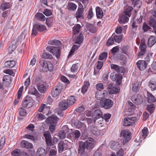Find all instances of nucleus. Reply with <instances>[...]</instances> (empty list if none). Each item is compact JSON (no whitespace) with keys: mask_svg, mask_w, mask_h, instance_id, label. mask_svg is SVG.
I'll return each mask as SVG.
<instances>
[{"mask_svg":"<svg viewBox=\"0 0 156 156\" xmlns=\"http://www.w3.org/2000/svg\"><path fill=\"white\" fill-rule=\"evenodd\" d=\"M94 139L90 137L85 142H80L78 148V153L80 154V156H87V153L94 147Z\"/></svg>","mask_w":156,"mask_h":156,"instance_id":"obj_1","label":"nucleus"},{"mask_svg":"<svg viewBox=\"0 0 156 156\" xmlns=\"http://www.w3.org/2000/svg\"><path fill=\"white\" fill-rule=\"evenodd\" d=\"M113 104V102L112 100L105 98L101 99L99 102L100 107L105 109H108L111 108Z\"/></svg>","mask_w":156,"mask_h":156,"instance_id":"obj_2","label":"nucleus"},{"mask_svg":"<svg viewBox=\"0 0 156 156\" xmlns=\"http://www.w3.org/2000/svg\"><path fill=\"white\" fill-rule=\"evenodd\" d=\"M48 52L51 53L57 58H60L61 55V50L58 47L48 46L46 48Z\"/></svg>","mask_w":156,"mask_h":156,"instance_id":"obj_3","label":"nucleus"},{"mask_svg":"<svg viewBox=\"0 0 156 156\" xmlns=\"http://www.w3.org/2000/svg\"><path fill=\"white\" fill-rule=\"evenodd\" d=\"M46 29V27L42 24H36L33 25L32 30V36L33 35H36L37 32H42Z\"/></svg>","mask_w":156,"mask_h":156,"instance_id":"obj_4","label":"nucleus"},{"mask_svg":"<svg viewBox=\"0 0 156 156\" xmlns=\"http://www.w3.org/2000/svg\"><path fill=\"white\" fill-rule=\"evenodd\" d=\"M64 88V86L61 83L58 84L53 88L51 91V95L54 98L58 96Z\"/></svg>","mask_w":156,"mask_h":156,"instance_id":"obj_5","label":"nucleus"},{"mask_svg":"<svg viewBox=\"0 0 156 156\" xmlns=\"http://www.w3.org/2000/svg\"><path fill=\"white\" fill-rule=\"evenodd\" d=\"M39 62L43 67L44 71H52L53 70V64L50 62L45 61L43 59L41 60Z\"/></svg>","mask_w":156,"mask_h":156,"instance_id":"obj_6","label":"nucleus"},{"mask_svg":"<svg viewBox=\"0 0 156 156\" xmlns=\"http://www.w3.org/2000/svg\"><path fill=\"white\" fill-rule=\"evenodd\" d=\"M130 133L127 130H125L121 131L120 136L123 137V144H125L130 140Z\"/></svg>","mask_w":156,"mask_h":156,"instance_id":"obj_7","label":"nucleus"},{"mask_svg":"<svg viewBox=\"0 0 156 156\" xmlns=\"http://www.w3.org/2000/svg\"><path fill=\"white\" fill-rule=\"evenodd\" d=\"M136 120V118L134 116L125 118L124 119L123 125L124 126H128L132 125Z\"/></svg>","mask_w":156,"mask_h":156,"instance_id":"obj_8","label":"nucleus"},{"mask_svg":"<svg viewBox=\"0 0 156 156\" xmlns=\"http://www.w3.org/2000/svg\"><path fill=\"white\" fill-rule=\"evenodd\" d=\"M149 62V60H141L138 61L136 63V64L138 68L140 70H143L146 69L147 67V65Z\"/></svg>","mask_w":156,"mask_h":156,"instance_id":"obj_9","label":"nucleus"},{"mask_svg":"<svg viewBox=\"0 0 156 156\" xmlns=\"http://www.w3.org/2000/svg\"><path fill=\"white\" fill-rule=\"evenodd\" d=\"M33 102L32 98L29 96H27L24 98L22 103L24 107L29 108L31 107Z\"/></svg>","mask_w":156,"mask_h":156,"instance_id":"obj_10","label":"nucleus"},{"mask_svg":"<svg viewBox=\"0 0 156 156\" xmlns=\"http://www.w3.org/2000/svg\"><path fill=\"white\" fill-rule=\"evenodd\" d=\"M101 118L103 119L102 113L101 111L99 109L96 110L94 112L92 116L93 121L95 123L97 119Z\"/></svg>","mask_w":156,"mask_h":156,"instance_id":"obj_11","label":"nucleus"},{"mask_svg":"<svg viewBox=\"0 0 156 156\" xmlns=\"http://www.w3.org/2000/svg\"><path fill=\"white\" fill-rule=\"evenodd\" d=\"M19 39L20 37H19L18 40L16 41L14 40L11 42L10 45L9 47V53L12 54V52L15 51L18 45L20 43V42L19 41Z\"/></svg>","mask_w":156,"mask_h":156,"instance_id":"obj_12","label":"nucleus"},{"mask_svg":"<svg viewBox=\"0 0 156 156\" xmlns=\"http://www.w3.org/2000/svg\"><path fill=\"white\" fill-rule=\"evenodd\" d=\"M50 107L47 106L46 104H42L40 105L38 111L40 112H43V113H46V115L49 114L50 111Z\"/></svg>","mask_w":156,"mask_h":156,"instance_id":"obj_13","label":"nucleus"},{"mask_svg":"<svg viewBox=\"0 0 156 156\" xmlns=\"http://www.w3.org/2000/svg\"><path fill=\"white\" fill-rule=\"evenodd\" d=\"M132 100L134 103L137 105L141 104L143 101L142 97L140 95H134L132 97Z\"/></svg>","mask_w":156,"mask_h":156,"instance_id":"obj_14","label":"nucleus"},{"mask_svg":"<svg viewBox=\"0 0 156 156\" xmlns=\"http://www.w3.org/2000/svg\"><path fill=\"white\" fill-rule=\"evenodd\" d=\"M58 118L56 116L53 115L51 117H49L46 119V122L49 124H56Z\"/></svg>","mask_w":156,"mask_h":156,"instance_id":"obj_15","label":"nucleus"},{"mask_svg":"<svg viewBox=\"0 0 156 156\" xmlns=\"http://www.w3.org/2000/svg\"><path fill=\"white\" fill-rule=\"evenodd\" d=\"M48 86L44 83L43 84L38 83L37 85L39 91L41 93H44L46 92Z\"/></svg>","mask_w":156,"mask_h":156,"instance_id":"obj_16","label":"nucleus"},{"mask_svg":"<svg viewBox=\"0 0 156 156\" xmlns=\"http://www.w3.org/2000/svg\"><path fill=\"white\" fill-rule=\"evenodd\" d=\"M111 68L114 69L117 73L121 72L124 73L125 71V68L123 67H120L119 66L115 65L112 64L111 65Z\"/></svg>","mask_w":156,"mask_h":156,"instance_id":"obj_17","label":"nucleus"},{"mask_svg":"<svg viewBox=\"0 0 156 156\" xmlns=\"http://www.w3.org/2000/svg\"><path fill=\"white\" fill-rule=\"evenodd\" d=\"M129 20L127 15L124 13L119 16V21L120 23L124 24L127 22Z\"/></svg>","mask_w":156,"mask_h":156,"instance_id":"obj_18","label":"nucleus"},{"mask_svg":"<svg viewBox=\"0 0 156 156\" xmlns=\"http://www.w3.org/2000/svg\"><path fill=\"white\" fill-rule=\"evenodd\" d=\"M90 130L91 133L95 136H99V135H103V133H101L100 130L98 129L97 127L93 126L90 127Z\"/></svg>","mask_w":156,"mask_h":156,"instance_id":"obj_19","label":"nucleus"},{"mask_svg":"<svg viewBox=\"0 0 156 156\" xmlns=\"http://www.w3.org/2000/svg\"><path fill=\"white\" fill-rule=\"evenodd\" d=\"M20 146L22 147L27 149H31L33 147V145L32 144L24 140H22L21 141Z\"/></svg>","mask_w":156,"mask_h":156,"instance_id":"obj_20","label":"nucleus"},{"mask_svg":"<svg viewBox=\"0 0 156 156\" xmlns=\"http://www.w3.org/2000/svg\"><path fill=\"white\" fill-rule=\"evenodd\" d=\"M67 144L63 141H61L58 145L59 153H62L64 149L67 147Z\"/></svg>","mask_w":156,"mask_h":156,"instance_id":"obj_21","label":"nucleus"},{"mask_svg":"<svg viewBox=\"0 0 156 156\" xmlns=\"http://www.w3.org/2000/svg\"><path fill=\"white\" fill-rule=\"evenodd\" d=\"M84 9H82L80 8L77 9L76 12L75 16L77 19H83L84 16Z\"/></svg>","mask_w":156,"mask_h":156,"instance_id":"obj_22","label":"nucleus"},{"mask_svg":"<svg viewBox=\"0 0 156 156\" xmlns=\"http://www.w3.org/2000/svg\"><path fill=\"white\" fill-rule=\"evenodd\" d=\"M141 84V82L140 81H137L133 83L132 87L133 91L136 93L137 92L140 90Z\"/></svg>","mask_w":156,"mask_h":156,"instance_id":"obj_23","label":"nucleus"},{"mask_svg":"<svg viewBox=\"0 0 156 156\" xmlns=\"http://www.w3.org/2000/svg\"><path fill=\"white\" fill-rule=\"evenodd\" d=\"M156 43V37L154 36H151L149 38L147 45L149 47H151Z\"/></svg>","mask_w":156,"mask_h":156,"instance_id":"obj_24","label":"nucleus"},{"mask_svg":"<svg viewBox=\"0 0 156 156\" xmlns=\"http://www.w3.org/2000/svg\"><path fill=\"white\" fill-rule=\"evenodd\" d=\"M84 85L81 89V92L83 94H84L87 91L90 83L89 81H86L84 82Z\"/></svg>","mask_w":156,"mask_h":156,"instance_id":"obj_25","label":"nucleus"},{"mask_svg":"<svg viewBox=\"0 0 156 156\" xmlns=\"http://www.w3.org/2000/svg\"><path fill=\"white\" fill-rule=\"evenodd\" d=\"M105 93L102 90H98L95 93V98L98 100H100L102 99V98L105 96Z\"/></svg>","mask_w":156,"mask_h":156,"instance_id":"obj_26","label":"nucleus"},{"mask_svg":"<svg viewBox=\"0 0 156 156\" xmlns=\"http://www.w3.org/2000/svg\"><path fill=\"white\" fill-rule=\"evenodd\" d=\"M59 106L60 109L63 110H65L68 107V104L65 100L62 101L59 104Z\"/></svg>","mask_w":156,"mask_h":156,"instance_id":"obj_27","label":"nucleus"},{"mask_svg":"<svg viewBox=\"0 0 156 156\" xmlns=\"http://www.w3.org/2000/svg\"><path fill=\"white\" fill-rule=\"evenodd\" d=\"M46 153V152L44 149L40 147L37 150L36 154L37 156H45Z\"/></svg>","mask_w":156,"mask_h":156,"instance_id":"obj_28","label":"nucleus"},{"mask_svg":"<svg viewBox=\"0 0 156 156\" xmlns=\"http://www.w3.org/2000/svg\"><path fill=\"white\" fill-rule=\"evenodd\" d=\"M147 93L148 102L150 103H152L154 102H155V97L149 91H147Z\"/></svg>","mask_w":156,"mask_h":156,"instance_id":"obj_29","label":"nucleus"},{"mask_svg":"<svg viewBox=\"0 0 156 156\" xmlns=\"http://www.w3.org/2000/svg\"><path fill=\"white\" fill-rule=\"evenodd\" d=\"M96 16L98 18H101L103 16V14L102 9L99 7L96 8Z\"/></svg>","mask_w":156,"mask_h":156,"instance_id":"obj_30","label":"nucleus"},{"mask_svg":"<svg viewBox=\"0 0 156 156\" xmlns=\"http://www.w3.org/2000/svg\"><path fill=\"white\" fill-rule=\"evenodd\" d=\"M10 5L9 3H2L0 5V9L3 11L10 8Z\"/></svg>","mask_w":156,"mask_h":156,"instance_id":"obj_31","label":"nucleus"},{"mask_svg":"<svg viewBox=\"0 0 156 156\" xmlns=\"http://www.w3.org/2000/svg\"><path fill=\"white\" fill-rule=\"evenodd\" d=\"M16 64L15 61L14 60L11 61H7L5 63V66L9 68H12L14 67Z\"/></svg>","mask_w":156,"mask_h":156,"instance_id":"obj_32","label":"nucleus"},{"mask_svg":"<svg viewBox=\"0 0 156 156\" xmlns=\"http://www.w3.org/2000/svg\"><path fill=\"white\" fill-rule=\"evenodd\" d=\"M81 26L79 24H77L75 25L73 28V33L74 35L77 34L80 32V30Z\"/></svg>","mask_w":156,"mask_h":156,"instance_id":"obj_33","label":"nucleus"},{"mask_svg":"<svg viewBox=\"0 0 156 156\" xmlns=\"http://www.w3.org/2000/svg\"><path fill=\"white\" fill-rule=\"evenodd\" d=\"M67 7L68 10L74 11L76 9L77 6L73 3L69 2L68 3Z\"/></svg>","mask_w":156,"mask_h":156,"instance_id":"obj_34","label":"nucleus"},{"mask_svg":"<svg viewBox=\"0 0 156 156\" xmlns=\"http://www.w3.org/2000/svg\"><path fill=\"white\" fill-rule=\"evenodd\" d=\"M114 41L116 43H119L121 41L122 38V35H117L112 34V35Z\"/></svg>","mask_w":156,"mask_h":156,"instance_id":"obj_35","label":"nucleus"},{"mask_svg":"<svg viewBox=\"0 0 156 156\" xmlns=\"http://www.w3.org/2000/svg\"><path fill=\"white\" fill-rule=\"evenodd\" d=\"M75 43L80 44L83 42V34H81L75 38Z\"/></svg>","mask_w":156,"mask_h":156,"instance_id":"obj_36","label":"nucleus"},{"mask_svg":"<svg viewBox=\"0 0 156 156\" xmlns=\"http://www.w3.org/2000/svg\"><path fill=\"white\" fill-rule=\"evenodd\" d=\"M37 19L40 21H44L46 18L44 15L41 13H37L35 15Z\"/></svg>","mask_w":156,"mask_h":156,"instance_id":"obj_37","label":"nucleus"},{"mask_svg":"<svg viewBox=\"0 0 156 156\" xmlns=\"http://www.w3.org/2000/svg\"><path fill=\"white\" fill-rule=\"evenodd\" d=\"M48 44H49L58 46L61 44V42L59 40H53L49 41Z\"/></svg>","mask_w":156,"mask_h":156,"instance_id":"obj_38","label":"nucleus"},{"mask_svg":"<svg viewBox=\"0 0 156 156\" xmlns=\"http://www.w3.org/2000/svg\"><path fill=\"white\" fill-rule=\"evenodd\" d=\"M67 103L69 105L74 104L76 101L75 97L73 96L69 97L67 99Z\"/></svg>","mask_w":156,"mask_h":156,"instance_id":"obj_39","label":"nucleus"},{"mask_svg":"<svg viewBox=\"0 0 156 156\" xmlns=\"http://www.w3.org/2000/svg\"><path fill=\"white\" fill-rule=\"evenodd\" d=\"M111 147L112 149H115V148H119L120 147V146L118 143H115L114 141H111L110 143Z\"/></svg>","mask_w":156,"mask_h":156,"instance_id":"obj_40","label":"nucleus"},{"mask_svg":"<svg viewBox=\"0 0 156 156\" xmlns=\"http://www.w3.org/2000/svg\"><path fill=\"white\" fill-rule=\"evenodd\" d=\"M20 153L21 151L20 149H16L12 151L11 154L12 156H19Z\"/></svg>","mask_w":156,"mask_h":156,"instance_id":"obj_41","label":"nucleus"},{"mask_svg":"<svg viewBox=\"0 0 156 156\" xmlns=\"http://www.w3.org/2000/svg\"><path fill=\"white\" fill-rule=\"evenodd\" d=\"M42 58H52V56L48 52L44 53L41 55Z\"/></svg>","mask_w":156,"mask_h":156,"instance_id":"obj_42","label":"nucleus"},{"mask_svg":"<svg viewBox=\"0 0 156 156\" xmlns=\"http://www.w3.org/2000/svg\"><path fill=\"white\" fill-rule=\"evenodd\" d=\"M27 129L29 130V132L31 134H32L34 131V126L33 124H29L27 127Z\"/></svg>","mask_w":156,"mask_h":156,"instance_id":"obj_43","label":"nucleus"},{"mask_svg":"<svg viewBox=\"0 0 156 156\" xmlns=\"http://www.w3.org/2000/svg\"><path fill=\"white\" fill-rule=\"evenodd\" d=\"M148 86L151 90L153 91L156 90V83L151 81H150L149 83Z\"/></svg>","mask_w":156,"mask_h":156,"instance_id":"obj_44","label":"nucleus"},{"mask_svg":"<svg viewBox=\"0 0 156 156\" xmlns=\"http://www.w3.org/2000/svg\"><path fill=\"white\" fill-rule=\"evenodd\" d=\"M73 133L74 136V138L75 140H77L80 136L81 133L78 130L75 131Z\"/></svg>","mask_w":156,"mask_h":156,"instance_id":"obj_45","label":"nucleus"},{"mask_svg":"<svg viewBox=\"0 0 156 156\" xmlns=\"http://www.w3.org/2000/svg\"><path fill=\"white\" fill-rule=\"evenodd\" d=\"M154 109V106L153 104H152L150 105H148L147 107V110L151 114L153 112Z\"/></svg>","mask_w":156,"mask_h":156,"instance_id":"obj_46","label":"nucleus"},{"mask_svg":"<svg viewBox=\"0 0 156 156\" xmlns=\"http://www.w3.org/2000/svg\"><path fill=\"white\" fill-rule=\"evenodd\" d=\"M133 9L132 6H129L124 13L126 14L128 16L130 17L131 15V11Z\"/></svg>","mask_w":156,"mask_h":156,"instance_id":"obj_47","label":"nucleus"},{"mask_svg":"<svg viewBox=\"0 0 156 156\" xmlns=\"http://www.w3.org/2000/svg\"><path fill=\"white\" fill-rule=\"evenodd\" d=\"M19 111L20 115L23 116L26 115V111L22 107H21L19 109Z\"/></svg>","mask_w":156,"mask_h":156,"instance_id":"obj_48","label":"nucleus"},{"mask_svg":"<svg viewBox=\"0 0 156 156\" xmlns=\"http://www.w3.org/2000/svg\"><path fill=\"white\" fill-rule=\"evenodd\" d=\"M30 92L32 94L35 96H37L38 95V92L35 87H31V89L30 90Z\"/></svg>","mask_w":156,"mask_h":156,"instance_id":"obj_49","label":"nucleus"},{"mask_svg":"<svg viewBox=\"0 0 156 156\" xmlns=\"http://www.w3.org/2000/svg\"><path fill=\"white\" fill-rule=\"evenodd\" d=\"M127 106L128 107L129 109H129V112H131L132 110H133L135 108V105L130 101L128 102Z\"/></svg>","mask_w":156,"mask_h":156,"instance_id":"obj_50","label":"nucleus"},{"mask_svg":"<svg viewBox=\"0 0 156 156\" xmlns=\"http://www.w3.org/2000/svg\"><path fill=\"white\" fill-rule=\"evenodd\" d=\"M111 115V114L108 113L104 114L103 116L102 120H103V119H104L107 122H108L109 119L110 118Z\"/></svg>","mask_w":156,"mask_h":156,"instance_id":"obj_51","label":"nucleus"},{"mask_svg":"<svg viewBox=\"0 0 156 156\" xmlns=\"http://www.w3.org/2000/svg\"><path fill=\"white\" fill-rule=\"evenodd\" d=\"M119 90L118 88L114 87L111 90H109V94H112L118 93Z\"/></svg>","mask_w":156,"mask_h":156,"instance_id":"obj_52","label":"nucleus"},{"mask_svg":"<svg viewBox=\"0 0 156 156\" xmlns=\"http://www.w3.org/2000/svg\"><path fill=\"white\" fill-rule=\"evenodd\" d=\"M66 135V133L63 130H61L59 131L58 133V136L62 139H64Z\"/></svg>","mask_w":156,"mask_h":156,"instance_id":"obj_53","label":"nucleus"},{"mask_svg":"<svg viewBox=\"0 0 156 156\" xmlns=\"http://www.w3.org/2000/svg\"><path fill=\"white\" fill-rule=\"evenodd\" d=\"M114 42L113 37L112 36L111 37H110L107 41L106 45L108 46H110L113 44L114 43Z\"/></svg>","mask_w":156,"mask_h":156,"instance_id":"obj_54","label":"nucleus"},{"mask_svg":"<svg viewBox=\"0 0 156 156\" xmlns=\"http://www.w3.org/2000/svg\"><path fill=\"white\" fill-rule=\"evenodd\" d=\"M89 31L92 33H95L96 32L97 29L96 27L93 25H90L88 29Z\"/></svg>","mask_w":156,"mask_h":156,"instance_id":"obj_55","label":"nucleus"},{"mask_svg":"<svg viewBox=\"0 0 156 156\" xmlns=\"http://www.w3.org/2000/svg\"><path fill=\"white\" fill-rule=\"evenodd\" d=\"M142 4V2L140 0H137L135 2V3H133L132 5H133L134 7L136 6L138 8H140Z\"/></svg>","mask_w":156,"mask_h":156,"instance_id":"obj_56","label":"nucleus"},{"mask_svg":"<svg viewBox=\"0 0 156 156\" xmlns=\"http://www.w3.org/2000/svg\"><path fill=\"white\" fill-rule=\"evenodd\" d=\"M96 89L99 90H102L104 88L103 85L101 83H99L97 84L96 85Z\"/></svg>","mask_w":156,"mask_h":156,"instance_id":"obj_57","label":"nucleus"},{"mask_svg":"<svg viewBox=\"0 0 156 156\" xmlns=\"http://www.w3.org/2000/svg\"><path fill=\"white\" fill-rule=\"evenodd\" d=\"M147 131V129L146 127H144L142 130V136L144 139H145L148 135Z\"/></svg>","mask_w":156,"mask_h":156,"instance_id":"obj_58","label":"nucleus"},{"mask_svg":"<svg viewBox=\"0 0 156 156\" xmlns=\"http://www.w3.org/2000/svg\"><path fill=\"white\" fill-rule=\"evenodd\" d=\"M78 63L73 64L71 69V71L72 72H75L77 71L78 68Z\"/></svg>","mask_w":156,"mask_h":156,"instance_id":"obj_59","label":"nucleus"},{"mask_svg":"<svg viewBox=\"0 0 156 156\" xmlns=\"http://www.w3.org/2000/svg\"><path fill=\"white\" fill-rule=\"evenodd\" d=\"M94 16V14L92 11V8H91L88 11V13L87 15V18L88 19H90Z\"/></svg>","mask_w":156,"mask_h":156,"instance_id":"obj_60","label":"nucleus"},{"mask_svg":"<svg viewBox=\"0 0 156 156\" xmlns=\"http://www.w3.org/2000/svg\"><path fill=\"white\" fill-rule=\"evenodd\" d=\"M85 110L84 107L82 105L79 107L76 110V111L78 113H82Z\"/></svg>","mask_w":156,"mask_h":156,"instance_id":"obj_61","label":"nucleus"},{"mask_svg":"<svg viewBox=\"0 0 156 156\" xmlns=\"http://www.w3.org/2000/svg\"><path fill=\"white\" fill-rule=\"evenodd\" d=\"M74 125L77 128L80 129L82 126V123L80 121H77L74 123Z\"/></svg>","mask_w":156,"mask_h":156,"instance_id":"obj_62","label":"nucleus"},{"mask_svg":"<svg viewBox=\"0 0 156 156\" xmlns=\"http://www.w3.org/2000/svg\"><path fill=\"white\" fill-rule=\"evenodd\" d=\"M57 154V151L55 149H51L50 150L49 156H56Z\"/></svg>","mask_w":156,"mask_h":156,"instance_id":"obj_63","label":"nucleus"},{"mask_svg":"<svg viewBox=\"0 0 156 156\" xmlns=\"http://www.w3.org/2000/svg\"><path fill=\"white\" fill-rule=\"evenodd\" d=\"M151 29V28L148 26L145 22L144 23L143 26V29L144 32H146L148 30H150Z\"/></svg>","mask_w":156,"mask_h":156,"instance_id":"obj_64","label":"nucleus"}]
</instances>
